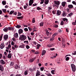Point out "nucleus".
Returning <instances> with one entry per match:
<instances>
[{"label": "nucleus", "instance_id": "obj_1", "mask_svg": "<svg viewBox=\"0 0 76 76\" xmlns=\"http://www.w3.org/2000/svg\"><path fill=\"white\" fill-rule=\"evenodd\" d=\"M26 39V37L23 35H20L19 37V39L21 41H25Z\"/></svg>", "mask_w": 76, "mask_h": 76}, {"label": "nucleus", "instance_id": "obj_2", "mask_svg": "<svg viewBox=\"0 0 76 76\" xmlns=\"http://www.w3.org/2000/svg\"><path fill=\"white\" fill-rule=\"evenodd\" d=\"M71 67L72 69V70L74 72L76 71V66L74 64H72L71 65Z\"/></svg>", "mask_w": 76, "mask_h": 76}, {"label": "nucleus", "instance_id": "obj_3", "mask_svg": "<svg viewBox=\"0 0 76 76\" xmlns=\"http://www.w3.org/2000/svg\"><path fill=\"white\" fill-rule=\"evenodd\" d=\"M0 63L1 64L3 65V64H6V62L3 60L1 59L0 61Z\"/></svg>", "mask_w": 76, "mask_h": 76}, {"label": "nucleus", "instance_id": "obj_4", "mask_svg": "<svg viewBox=\"0 0 76 76\" xmlns=\"http://www.w3.org/2000/svg\"><path fill=\"white\" fill-rule=\"evenodd\" d=\"M61 13V12L60 10H58L57 11V12L56 13V15L57 16H60Z\"/></svg>", "mask_w": 76, "mask_h": 76}, {"label": "nucleus", "instance_id": "obj_5", "mask_svg": "<svg viewBox=\"0 0 76 76\" xmlns=\"http://www.w3.org/2000/svg\"><path fill=\"white\" fill-rule=\"evenodd\" d=\"M34 3V0H30L29 1V6H32Z\"/></svg>", "mask_w": 76, "mask_h": 76}, {"label": "nucleus", "instance_id": "obj_6", "mask_svg": "<svg viewBox=\"0 0 76 76\" xmlns=\"http://www.w3.org/2000/svg\"><path fill=\"white\" fill-rule=\"evenodd\" d=\"M40 72L38 70H37V72L36 74V76H39L40 75Z\"/></svg>", "mask_w": 76, "mask_h": 76}, {"label": "nucleus", "instance_id": "obj_7", "mask_svg": "<svg viewBox=\"0 0 76 76\" xmlns=\"http://www.w3.org/2000/svg\"><path fill=\"white\" fill-rule=\"evenodd\" d=\"M54 3L55 4H56L57 6H58L60 4V2L59 1H55Z\"/></svg>", "mask_w": 76, "mask_h": 76}, {"label": "nucleus", "instance_id": "obj_8", "mask_svg": "<svg viewBox=\"0 0 76 76\" xmlns=\"http://www.w3.org/2000/svg\"><path fill=\"white\" fill-rule=\"evenodd\" d=\"M4 47V43H2L1 45L0 48L1 49H3Z\"/></svg>", "mask_w": 76, "mask_h": 76}, {"label": "nucleus", "instance_id": "obj_9", "mask_svg": "<svg viewBox=\"0 0 76 76\" xmlns=\"http://www.w3.org/2000/svg\"><path fill=\"white\" fill-rule=\"evenodd\" d=\"M0 70H1V72H3V71H4V68H3V66L2 65H0Z\"/></svg>", "mask_w": 76, "mask_h": 76}, {"label": "nucleus", "instance_id": "obj_10", "mask_svg": "<svg viewBox=\"0 0 76 76\" xmlns=\"http://www.w3.org/2000/svg\"><path fill=\"white\" fill-rule=\"evenodd\" d=\"M18 33L19 34H21L23 33V30L22 29H20L18 30Z\"/></svg>", "mask_w": 76, "mask_h": 76}, {"label": "nucleus", "instance_id": "obj_11", "mask_svg": "<svg viewBox=\"0 0 76 76\" xmlns=\"http://www.w3.org/2000/svg\"><path fill=\"white\" fill-rule=\"evenodd\" d=\"M62 16L63 17H65V16H66V12L65 11H63V13L62 14Z\"/></svg>", "mask_w": 76, "mask_h": 76}, {"label": "nucleus", "instance_id": "obj_12", "mask_svg": "<svg viewBox=\"0 0 76 76\" xmlns=\"http://www.w3.org/2000/svg\"><path fill=\"white\" fill-rule=\"evenodd\" d=\"M12 53H9L8 56H7V57L8 58H10L12 57Z\"/></svg>", "mask_w": 76, "mask_h": 76}, {"label": "nucleus", "instance_id": "obj_13", "mask_svg": "<svg viewBox=\"0 0 76 76\" xmlns=\"http://www.w3.org/2000/svg\"><path fill=\"white\" fill-rule=\"evenodd\" d=\"M4 38L5 40H6V39H8V35H5L4 37Z\"/></svg>", "mask_w": 76, "mask_h": 76}, {"label": "nucleus", "instance_id": "obj_14", "mask_svg": "<svg viewBox=\"0 0 76 76\" xmlns=\"http://www.w3.org/2000/svg\"><path fill=\"white\" fill-rule=\"evenodd\" d=\"M45 53H46V51L45 50H43L42 53V56H44Z\"/></svg>", "mask_w": 76, "mask_h": 76}, {"label": "nucleus", "instance_id": "obj_15", "mask_svg": "<svg viewBox=\"0 0 76 76\" xmlns=\"http://www.w3.org/2000/svg\"><path fill=\"white\" fill-rule=\"evenodd\" d=\"M68 7L69 9H72V8H73V6L72 4L68 5Z\"/></svg>", "mask_w": 76, "mask_h": 76}, {"label": "nucleus", "instance_id": "obj_16", "mask_svg": "<svg viewBox=\"0 0 76 76\" xmlns=\"http://www.w3.org/2000/svg\"><path fill=\"white\" fill-rule=\"evenodd\" d=\"M34 60H35V58H33L32 59H30L29 62H30V63H32V62L34 61Z\"/></svg>", "mask_w": 76, "mask_h": 76}, {"label": "nucleus", "instance_id": "obj_17", "mask_svg": "<svg viewBox=\"0 0 76 76\" xmlns=\"http://www.w3.org/2000/svg\"><path fill=\"white\" fill-rule=\"evenodd\" d=\"M14 36L15 38H18V34L17 33H16L15 34H14Z\"/></svg>", "mask_w": 76, "mask_h": 76}, {"label": "nucleus", "instance_id": "obj_18", "mask_svg": "<svg viewBox=\"0 0 76 76\" xmlns=\"http://www.w3.org/2000/svg\"><path fill=\"white\" fill-rule=\"evenodd\" d=\"M54 46V44H49L47 45L48 47H51Z\"/></svg>", "mask_w": 76, "mask_h": 76}, {"label": "nucleus", "instance_id": "obj_19", "mask_svg": "<svg viewBox=\"0 0 76 76\" xmlns=\"http://www.w3.org/2000/svg\"><path fill=\"white\" fill-rule=\"evenodd\" d=\"M49 2V0H45L44 1L45 4H48Z\"/></svg>", "mask_w": 76, "mask_h": 76}, {"label": "nucleus", "instance_id": "obj_20", "mask_svg": "<svg viewBox=\"0 0 76 76\" xmlns=\"http://www.w3.org/2000/svg\"><path fill=\"white\" fill-rule=\"evenodd\" d=\"M66 2H62V5L63 7H65L66 6Z\"/></svg>", "mask_w": 76, "mask_h": 76}, {"label": "nucleus", "instance_id": "obj_21", "mask_svg": "<svg viewBox=\"0 0 76 76\" xmlns=\"http://www.w3.org/2000/svg\"><path fill=\"white\" fill-rule=\"evenodd\" d=\"M3 31H4V32H7L8 31V28L7 27H5L3 29Z\"/></svg>", "mask_w": 76, "mask_h": 76}, {"label": "nucleus", "instance_id": "obj_22", "mask_svg": "<svg viewBox=\"0 0 76 76\" xmlns=\"http://www.w3.org/2000/svg\"><path fill=\"white\" fill-rule=\"evenodd\" d=\"M6 48L8 50H9L10 48H11V45L9 44L8 45V47H7Z\"/></svg>", "mask_w": 76, "mask_h": 76}, {"label": "nucleus", "instance_id": "obj_23", "mask_svg": "<svg viewBox=\"0 0 76 76\" xmlns=\"http://www.w3.org/2000/svg\"><path fill=\"white\" fill-rule=\"evenodd\" d=\"M62 20H63V21H64V22H66H66H67V20H68L67 19L65 18H63Z\"/></svg>", "mask_w": 76, "mask_h": 76}, {"label": "nucleus", "instance_id": "obj_24", "mask_svg": "<svg viewBox=\"0 0 76 76\" xmlns=\"http://www.w3.org/2000/svg\"><path fill=\"white\" fill-rule=\"evenodd\" d=\"M54 39V37H52L50 38V41H53Z\"/></svg>", "mask_w": 76, "mask_h": 76}, {"label": "nucleus", "instance_id": "obj_25", "mask_svg": "<svg viewBox=\"0 0 76 76\" xmlns=\"http://www.w3.org/2000/svg\"><path fill=\"white\" fill-rule=\"evenodd\" d=\"M2 3L3 5H5L6 4V1H3L2 2Z\"/></svg>", "mask_w": 76, "mask_h": 76}, {"label": "nucleus", "instance_id": "obj_26", "mask_svg": "<svg viewBox=\"0 0 76 76\" xmlns=\"http://www.w3.org/2000/svg\"><path fill=\"white\" fill-rule=\"evenodd\" d=\"M52 9V7H49V9H48V11L49 12H51V10H51Z\"/></svg>", "mask_w": 76, "mask_h": 76}, {"label": "nucleus", "instance_id": "obj_27", "mask_svg": "<svg viewBox=\"0 0 76 76\" xmlns=\"http://www.w3.org/2000/svg\"><path fill=\"white\" fill-rule=\"evenodd\" d=\"M17 18L18 19H23V16L17 17Z\"/></svg>", "mask_w": 76, "mask_h": 76}, {"label": "nucleus", "instance_id": "obj_28", "mask_svg": "<svg viewBox=\"0 0 76 76\" xmlns=\"http://www.w3.org/2000/svg\"><path fill=\"white\" fill-rule=\"evenodd\" d=\"M44 23L43 22H42L40 23V26H44Z\"/></svg>", "mask_w": 76, "mask_h": 76}, {"label": "nucleus", "instance_id": "obj_29", "mask_svg": "<svg viewBox=\"0 0 76 76\" xmlns=\"http://www.w3.org/2000/svg\"><path fill=\"white\" fill-rule=\"evenodd\" d=\"M10 65L11 66H13L14 65V62H11Z\"/></svg>", "mask_w": 76, "mask_h": 76}, {"label": "nucleus", "instance_id": "obj_30", "mask_svg": "<svg viewBox=\"0 0 76 76\" xmlns=\"http://www.w3.org/2000/svg\"><path fill=\"white\" fill-rule=\"evenodd\" d=\"M28 6V4H26V5H25L24 6V9H27V7Z\"/></svg>", "mask_w": 76, "mask_h": 76}, {"label": "nucleus", "instance_id": "obj_31", "mask_svg": "<svg viewBox=\"0 0 76 76\" xmlns=\"http://www.w3.org/2000/svg\"><path fill=\"white\" fill-rule=\"evenodd\" d=\"M16 28H20L21 27V26L20 25H18L17 26H15Z\"/></svg>", "mask_w": 76, "mask_h": 76}, {"label": "nucleus", "instance_id": "obj_32", "mask_svg": "<svg viewBox=\"0 0 76 76\" xmlns=\"http://www.w3.org/2000/svg\"><path fill=\"white\" fill-rule=\"evenodd\" d=\"M25 47V45H20L19 46V48H23Z\"/></svg>", "mask_w": 76, "mask_h": 76}, {"label": "nucleus", "instance_id": "obj_33", "mask_svg": "<svg viewBox=\"0 0 76 76\" xmlns=\"http://www.w3.org/2000/svg\"><path fill=\"white\" fill-rule=\"evenodd\" d=\"M58 34V33H55L53 34V37H54L56 36V35H57Z\"/></svg>", "mask_w": 76, "mask_h": 76}, {"label": "nucleus", "instance_id": "obj_34", "mask_svg": "<svg viewBox=\"0 0 76 76\" xmlns=\"http://www.w3.org/2000/svg\"><path fill=\"white\" fill-rule=\"evenodd\" d=\"M28 70L25 71L24 72V74L25 75H28Z\"/></svg>", "mask_w": 76, "mask_h": 76}, {"label": "nucleus", "instance_id": "obj_35", "mask_svg": "<svg viewBox=\"0 0 76 76\" xmlns=\"http://www.w3.org/2000/svg\"><path fill=\"white\" fill-rule=\"evenodd\" d=\"M44 38L45 39H48L50 38V37H44Z\"/></svg>", "mask_w": 76, "mask_h": 76}, {"label": "nucleus", "instance_id": "obj_36", "mask_svg": "<svg viewBox=\"0 0 76 76\" xmlns=\"http://www.w3.org/2000/svg\"><path fill=\"white\" fill-rule=\"evenodd\" d=\"M15 68L16 69H18L19 68V66H18V65H16L15 66Z\"/></svg>", "mask_w": 76, "mask_h": 76}, {"label": "nucleus", "instance_id": "obj_37", "mask_svg": "<svg viewBox=\"0 0 76 76\" xmlns=\"http://www.w3.org/2000/svg\"><path fill=\"white\" fill-rule=\"evenodd\" d=\"M13 29V28L12 27H8V30L9 31H11V30H12V29Z\"/></svg>", "mask_w": 76, "mask_h": 76}, {"label": "nucleus", "instance_id": "obj_38", "mask_svg": "<svg viewBox=\"0 0 76 76\" xmlns=\"http://www.w3.org/2000/svg\"><path fill=\"white\" fill-rule=\"evenodd\" d=\"M73 13L71 12L69 13V14H68V15L69 16H72L73 15Z\"/></svg>", "mask_w": 76, "mask_h": 76}, {"label": "nucleus", "instance_id": "obj_39", "mask_svg": "<svg viewBox=\"0 0 76 76\" xmlns=\"http://www.w3.org/2000/svg\"><path fill=\"white\" fill-rule=\"evenodd\" d=\"M2 10L4 13H6V9H2Z\"/></svg>", "mask_w": 76, "mask_h": 76}, {"label": "nucleus", "instance_id": "obj_40", "mask_svg": "<svg viewBox=\"0 0 76 76\" xmlns=\"http://www.w3.org/2000/svg\"><path fill=\"white\" fill-rule=\"evenodd\" d=\"M54 72H55V70H52L51 71V73L53 74V75H54L55 73H54Z\"/></svg>", "mask_w": 76, "mask_h": 76}, {"label": "nucleus", "instance_id": "obj_41", "mask_svg": "<svg viewBox=\"0 0 76 76\" xmlns=\"http://www.w3.org/2000/svg\"><path fill=\"white\" fill-rule=\"evenodd\" d=\"M32 23H35V18H33L32 20Z\"/></svg>", "mask_w": 76, "mask_h": 76}, {"label": "nucleus", "instance_id": "obj_42", "mask_svg": "<svg viewBox=\"0 0 76 76\" xmlns=\"http://www.w3.org/2000/svg\"><path fill=\"white\" fill-rule=\"evenodd\" d=\"M26 48L28 50V49H29V48H30V47H29V45H26Z\"/></svg>", "mask_w": 76, "mask_h": 76}, {"label": "nucleus", "instance_id": "obj_43", "mask_svg": "<svg viewBox=\"0 0 76 76\" xmlns=\"http://www.w3.org/2000/svg\"><path fill=\"white\" fill-rule=\"evenodd\" d=\"M14 12V11H11L10 12V15H12L13 12Z\"/></svg>", "mask_w": 76, "mask_h": 76}, {"label": "nucleus", "instance_id": "obj_44", "mask_svg": "<svg viewBox=\"0 0 76 76\" xmlns=\"http://www.w3.org/2000/svg\"><path fill=\"white\" fill-rule=\"evenodd\" d=\"M41 2L40 3V4H43L44 2V0H41Z\"/></svg>", "mask_w": 76, "mask_h": 76}, {"label": "nucleus", "instance_id": "obj_45", "mask_svg": "<svg viewBox=\"0 0 76 76\" xmlns=\"http://www.w3.org/2000/svg\"><path fill=\"white\" fill-rule=\"evenodd\" d=\"M46 34L48 36V34H49L50 33L48 31V30L46 31Z\"/></svg>", "mask_w": 76, "mask_h": 76}, {"label": "nucleus", "instance_id": "obj_46", "mask_svg": "<svg viewBox=\"0 0 76 76\" xmlns=\"http://www.w3.org/2000/svg\"><path fill=\"white\" fill-rule=\"evenodd\" d=\"M35 69H36V66H34L33 68V71H35Z\"/></svg>", "mask_w": 76, "mask_h": 76}, {"label": "nucleus", "instance_id": "obj_47", "mask_svg": "<svg viewBox=\"0 0 76 76\" xmlns=\"http://www.w3.org/2000/svg\"><path fill=\"white\" fill-rule=\"evenodd\" d=\"M40 46H41V45H40L38 44L37 45V49H39V47H40Z\"/></svg>", "mask_w": 76, "mask_h": 76}, {"label": "nucleus", "instance_id": "obj_48", "mask_svg": "<svg viewBox=\"0 0 76 76\" xmlns=\"http://www.w3.org/2000/svg\"><path fill=\"white\" fill-rule=\"evenodd\" d=\"M44 69V67H41L40 68V70L41 71H43Z\"/></svg>", "mask_w": 76, "mask_h": 76}, {"label": "nucleus", "instance_id": "obj_49", "mask_svg": "<svg viewBox=\"0 0 76 76\" xmlns=\"http://www.w3.org/2000/svg\"><path fill=\"white\" fill-rule=\"evenodd\" d=\"M69 60V57H66L65 59V60L66 61H68Z\"/></svg>", "mask_w": 76, "mask_h": 76}, {"label": "nucleus", "instance_id": "obj_50", "mask_svg": "<svg viewBox=\"0 0 76 76\" xmlns=\"http://www.w3.org/2000/svg\"><path fill=\"white\" fill-rule=\"evenodd\" d=\"M24 43H26V44H29V43H28V41H24Z\"/></svg>", "mask_w": 76, "mask_h": 76}, {"label": "nucleus", "instance_id": "obj_51", "mask_svg": "<svg viewBox=\"0 0 76 76\" xmlns=\"http://www.w3.org/2000/svg\"><path fill=\"white\" fill-rule=\"evenodd\" d=\"M50 51H53V50H55V48H50Z\"/></svg>", "mask_w": 76, "mask_h": 76}, {"label": "nucleus", "instance_id": "obj_52", "mask_svg": "<svg viewBox=\"0 0 76 76\" xmlns=\"http://www.w3.org/2000/svg\"><path fill=\"white\" fill-rule=\"evenodd\" d=\"M15 43L14 42L12 41L11 42V45H13L14 46V45H15Z\"/></svg>", "mask_w": 76, "mask_h": 76}, {"label": "nucleus", "instance_id": "obj_53", "mask_svg": "<svg viewBox=\"0 0 76 76\" xmlns=\"http://www.w3.org/2000/svg\"><path fill=\"white\" fill-rule=\"evenodd\" d=\"M29 70H30V72H34L33 69L31 68L29 69Z\"/></svg>", "mask_w": 76, "mask_h": 76}, {"label": "nucleus", "instance_id": "obj_54", "mask_svg": "<svg viewBox=\"0 0 76 76\" xmlns=\"http://www.w3.org/2000/svg\"><path fill=\"white\" fill-rule=\"evenodd\" d=\"M39 52L38 51H36L34 53L35 54H39Z\"/></svg>", "mask_w": 76, "mask_h": 76}, {"label": "nucleus", "instance_id": "obj_55", "mask_svg": "<svg viewBox=\"0 0 76 76\" xmlns=\"http://www.w3.org/2000/svg\"><path fill=\"white\" fill-rule=\"evenodd\" d=\"M66 10L67 12H69V11H70V9H69V8H67Z\"/></svg>", "mask_w": 76, "mask_h": 76}, {"label": "nucleus", "instance_id": "obj_56", "mask_svg": "<svg viewBox=\"0 0 76 76\" xmlns=\"http://www.w3.org/2000/svg\"><path fill=\"white\" fill-rule=\"evenodd\" d=\"M64 24V22L62 20L61 23V25H63V24Z\"/></svg>", "mask_w": 76, "mask_h": 76}, {"label": "nucleus", "instance_id": "obj_57", "mask_svg": "<svg viewBox=\"0 0 76 76\" xmlns=\"http://www.w3.org/2000/svg\"><path fill=\"white\" fill-rule=\"evenodd\" d=\"M18 15H17V16H21V15H22V14H21V13H20V12H18Z\"/></svg>", "mask_w": 76, "mask_h": 76}, {"label": "nucleus", "instance_id": "obj_58", "mask_svg": "<svg viewBox=\"0 0 76 76\" xmlns=\"http://www.w3.org/2000/svg\"><path fill=\"white\" fill-rule=\"evenodd\" d=\"M37 5H38V3H34V4H33V6H37Z\"/></svg>", "mask_w": 76, "mask_h": 76}, {"label": "nucleus", "instance_id": "obj_59", "mask_svg": "<svg viewBox=\"0 0 76 76\" xmlns=\"http://www.w3.org/2000/svg\"><path fill=\"white\" fill-rule=\"evenodd\" d=\"M12 40L13 41H14V42H15L16 41V39L15 38L13 37L12 38Z\"/></svg>", "mask_w": 76, "mask_h": 76}, {"label": "nucleus", "instance_id": "obj_60", "mask_svg": "<svg viewBox=\"0 0 76 76\" xmlns=\"http://www.w3.org/2000/svg\"><path fill=\"white\" fill-rule=\"evenodd\" d=\"M24 30L25 31H28V29L27 28H24Z\"/></svg>", "mask_w": 76, "mask_h": 76}, {"label": "nucleus", "instance_id": "obj_61", "mask_svg": "<svg viewBox=\"0 0 76 76\" xmlns=\"http://www.w3.org/2000/svg\"><path fill=\"white\" fill-rule=\"evenodd\" d=\"M72 3L73 4H75V5H76V3L75 1H73L72 2Z\"/></svg>", "mask_w": 76, "mask_h": 76}, {"label": "nucleus", "instance_id": "obj_62", "mask_svg": "<svg viewBox=\"0 0 76 76\" xmlns=\"http://www.w3.org/2000/svg\"><path fill=\"white\" fill-rule=\"evenodd\" d=\"M37 10H41V8H40L39 7H37Z\"/></svg>", "mask_w": 76, "mask_h": 76}, {"label": "nucleus", "instance_id": "obj_63", "mask_svg": "<svg viewBox=\"0 0 76 76\" xmlns=\"http://www.w3.org/2000/svg\"><path fill=\"white\" fill-rule=\"evenodd\" d=\"M27 37H28V39L29 41L31 40V38L29 37L28 36Z\"/></svg>", "mask_w": 76, "mask_h": 76}, {"label": "nucleus", "instance_id": "obj_64", "mask_svg": "<svg viewBox=\"0 0 76 76\" xmlns=\"http://www.w3.org/2000/svg\"><path fill=\"white\" fill-rule=\"evenodd\" d=\"M47 75L48 76H52V75H51V74H50V73L48 74Z\"/></svg>", "mask_w": 76, "mask_h": 76}]
</instances>
